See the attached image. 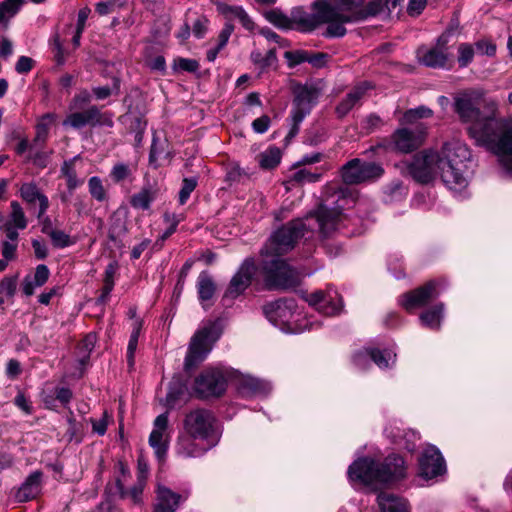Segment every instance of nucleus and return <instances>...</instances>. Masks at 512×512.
I'll return each instance as SVG.
<instances>
[{
    "instance_id": "nucleus-12",
    "label": "nucleus",
    "mask_w": 512,
    "mask_h": 512,
    "mask_svg": "<svg viewBox=\"0 0 512 512\" xmlns=\"http://www.w3.org/2000/svg\"><path fill=\"white\" fill-rule=\"evenodd\" d=\"M170 437L169 417L168 413L165 412L155 418L149 436V445L159 460H162L167 453Z\"/></svg>"
},
{
    "instance_id": "nucleus-16",
    "label": "nucleus",
    "mask_w": 512,
    "mask_h": 512,
    "mask_svg": "<svg viewBox=\"0 0 512 512\" xmlns=\"http://www.w3.org/2000/svg\"><path fill=\"white\" fill-rule=\"evenodd\" d=\"M324 0H316L313 4L315 13L311 14L304 11L301 8H295L291 12V25H294V29L302 32H308L314 30L319 24L325 22L322 20L321 14L323 11Z\"/></svg>"
},
{
    "instance_id": "nucleus-11",
    "label": "nucleus",
    "mask_w": 512,
    "mask_h": 512,
    "mask_svg": "<svg viewBox=\"0 0 512 512\" xmlns=\"http://www.w3.org/2000/svg\"><path fill=\"white\" fill-rule=\"evenodd\" d=\"M195 392L200 398L220 396L226 389V379L219 369L205 370L195 379Z\"/></svg>"
},
{
    "instance_id": "nucleus-5",
    "label": "nucleus",
    "mask_w": 512,
    "mask_h": 512,
    "mask_svg": "<svg viewBox=\"0 0 512 512\" xmlns=\"http://www.w3.org/2000/svg\"><path fill=\"white\" fill-rule=\"evenodd\" d=\"M336 3V6H333L324 0L322 20L339 19L342 22H357L376 16L383 10L380 0L371 1L367 5L364 4V0H336Z\"/></svg>"
},
{
    "instance_id": "nucleus-53",
    "label": "nucleus",
    "mask_w": 512,
    "mask_h": 512,
    "mask_svg": "<svg viewBox=\"0 0 512 512\" xmlns=\"http://www.w3.org/2000/svg\"><path fill=\"white\" fill-rule=\"evenodd\" d=\"M459 57L458 62L461 67L467 66L473 59L474 51L473 48L468 44H462L459 46Z\"/></svg>"
},
{
    "instance_id": "nucleus-6",
    "label": "nucleus",
    "mask_w": 512,
    "mask_h": 512,
    "mask_svg": "<svg viewBox=\"0 0 512 512\" xmlns=\"http://www.w3.org/2000/svg\"><path fill=\"white\" fill-rule=\"evenodd\" d=\"M263 310L267 319L285 332L299 333L311 328L298 324L300 313L297 312V305L293 299H279L268 303Z\"/></svg>"
},
{
    "instance_id": "nucleus-21",
    "label": "nucleus",
    "mask_w": 512,
    "mask_h": 512,
    "mask_svg": "<svg viewBox=\"0 0 512 512\" xmlns=\"http://www.w3.org/2000/svg\"><path fill=\"white\" fill-rule=\"evenodd\" d=\"M447 35L443 34L439 37L438 46L433 48H420L417 51L419 61L427 67L444 68L447 62V54L444 45L447 43Z\"/></svg>"
},
{
    "instance_id": "nucleus-15",
    "label": "nucleus",
    "mask_w": 512,
    "mask_h": 512,
    "mask_svg": "<svg viewBox=\"0 0 512 512\" xmlns=\"http://www.w3.org/2000/svg\"><path fill=\"white\" fill-rule=\"evenodd\" d=\"M307 302L327 316L338 314L342 308V299L333 289H328L326 292L316 291L307 297Z\"/></svg>"
},
{
    "instance_id": "nucleus-43",
    "label": "nucleus",
    "mask_w": 512,
    "mask_h": 512,
    "mask_svg": "<svg viewBox=\"0 0 512 512\" xmlns=\"http://www.w3.org/2000/svg\"><path fill=\"white\" fill-rule=\"evenodd\" d=\"M146 482L143 477L138 478L136 484H134L130 489H123L120 487V493L123 498H129L135 505H139L142 503V494Z\"/></svg>"
},
{
    "instance_id": "nucleus-55",
    "label": "nucleus",
    "mask_w": 512,
    "mask_h": 512,
    "mask_svg": "<svg viewBox=\"0 0 512 512\" xmlns=\"http://www.w3.org/2000/svg\"><path fill=\"white\" fill-rule=\"evenodd\" d=\"M285 58L288 60L290 66H295L303 62H307L308 52L306 51H288L285 53Z\"/></svg>"
},
{
    "instance_id": "nucleus-50",
    "label": "nucleus",
    "mask_w": 512,
    "mask_h": 512,
    "mask_svg": "<svg viewBox=\"0 0 512 512\" xmlns=\"http://www.w3.org/2000/svg\"><path fill=\"white\" fill-rule=\"evenodd\" d=\"M431 116H432L431 109L424 107V106H420L415 109H410V110L406 111L403 115V121L405 123H412L416 119L428 118Z\"/></svg>"
},
{
    "instance_id": "nucleus-2",
    "label": "nucleus",
    "mask_w": 512,
    "mask_h": 512,
    "mask_svg": "<svg viewBox=\"0 0 512 512\" xmlns=\"http://www.w3.org/2000/svg\"><path fill=\"white\" fill-rule=\"evenodd\" d=\"M498 104L485 101L480 89L467 90L455 98V110L462 121L470 123V136L478 145L495 153L512 174V119L497 118Z\"/></svg>"
},
{
    "instance_id": "nucleus-24",
    "label": "nucleus",
    "mask_w": 512,
    "mask_h": 512,
    "mask_svg": "<svg viewBox=\"0 0 512 512\" xmlns=\"http://www.w3.org/2000/svg\"><path fill=\"white\" fill-rule=\"evenodd\" d=\"M42 472L34 471L27 476L16 492L18 502H28L36 498L42 489Z\"/></svg>"
},
{
    "instance_id": "nucleus-48",
    "label": "nucleus",
    "mask_w": 512,
    "mask_h": 512,
    "mask_svg": "<svg viewBox=\"0 0 512 512\" xmlns=\"http://www.w3.org/2000/svg\"><path fill=\"white\" fill-rule=\"evenodd\" d=\"M116 273V265L111 263L109 264L105 269V278H104V286L102 295L100 296L99 300L101 302H104L106 298L111 293L113 287H114V275Z\"/></svg>"
},
{
    "instance_id": "nucleus-60",
    "label": "nucleus",
    "mask_w": 512,
    "mask_h": 512,
    "mask_svg": "<svg viewBox=\"0 0 512 512\" xmlns=\"http://www.w3.org/2000/svg\"><path fill=\"white\" fill-rule=\"evenodd\" d=\"M130 171L127 165L123 163L116 164L112 171L111 176L114 181L119 182L128 177Z\"/></svg>"
},
{
    "instance_id": "nucleus-29",
    "label": "nucleus",
    "mask_w": 512,
    "mask_h": 512,
    "mask_svg": "<svg viewBox=\"0 0 512 512\" xmlns=\"http://www.w3.org/2000/svg\"><path fill=\"white\" fill-rule=\"evenodd\" d=\"M218 11L223 14L228 21L230 22L232 19H238L243 27L249 31L254 30L255 24L248 16V14L244 11V9L240 6H229L227 4L220 3L217 5Z\"/></svg>"
},
{
    "instance_id": "nucleus-44",
    "label": "nucleus",
    "mask_w": 512,
    "mask_h": 512,
    "mask_svg": "<svg viewBox=\"0 0 512 512\" xmlns=\"http://www.w3.org/2000/svg\"><path fill=\"white\" fill-rule=\"evenodd\" d=\"M250 58L251 61L261 70L272 66L277 61L276 52L274 49H270L265 55H263L258 50L252 51Z\"/></svg>"
},
{
    "instance_id": "nucleus-26",
    "label": "nucleus",
    "mask_w": 512,
    "mask_h": 512,
    "mask_svg": "<svg viewBox=\"0 0 512 512\" xmlns=\"http://www.w3.org/2000/svg\"><path fill=\"white\" fill-rule=\"evenodd\" d=\"M180 500V494L173 492L163 485H158L154 512H175Z\"/></svg>"
},
{
    "instance_id": "nucleus-46",
    "label": "nucleus",
    "mask_w": 512,
    "mask_h": 512,
    "mask_svg": "<svg viewBox=\"0 0 512 512\" xmlns=\"http://www.w3.org/2000/svg\"><path fill=\"white\" fill-rule=\"evenodd\" d=\"M266 19L280 29H294V25H291L290 17L278 10H271L267 12Z\"/></svg>"
},
{
    "instance_id": "nucleus-22",
    "label": "nucleus",
    "mask_w": 512,
    "mask_h": 512,
    "mask_svg": "<svg viewBox=\"0 0 512 512\" xmlns=\"http://www.w3.org/2000/svg\"><path fill=\"white\" fill-rule=\"evenodd\" d=\"M19 195L28 205H34L38 202V217L43 216L47 212L49 208V199L35 182H23L19 187Z\"/></svg>"
},
{
    "instance_id": "nucleus-35",
    "label": "nucleus",
    "mask_w": 512,
    "mask_h": 512,
    "mask_svg": "<svg viewBox=\"0 0 512 512\" xmlns=\"http://www.w3.org/2000/svg\"><path fill=\"white\" fill-rule=\"evenodd\" d=\"M233 30L234 26L229 21L226 22L218 35L217 45L207 51L206 58L208 61L213 62L217 58L218 53L227 45Z\"/></svg>"
},
{
    "instance_id": "nucleus-20",
    "label": "nucleus",
    "mask_w": 512,
    "mask_h": 512,
    "mask_svg": "<svg viewBox=\"0 0 512 512\" xmlns=\"http://www.w3.org/2000/svg\"><path fill=\"white\" fill-rule=\"evenodd\" d=\"M216 444L215 441H199L184 433L178 438L176 451L178 455L185 458H194L203 455Z\"/></svg>"
},
{
    "instance_id": "nucleus-41",
    "label": "nucleus",
    "mask_w": 512,
    "mask_h": 512,
    "mask_svg": "<svg viewBox=\"0 0 512 512\" xmlns=\"http://www.w3.org/2000/svg\"><path fill=\"white\" fill-rule=\"evenodd\" d=\"M154 199L155 191L150 188H143L140 192L132 196L130 203L134 208L147 210Z\"/></svg>"
},
{
    "instance_id": "nucleus-64",
    "label": "nucleus",
    "mask_w": 512,
    "mask_h": 512,
    "mask_svg": "<svg viewBox=\"0 0 512 512\" xmlns=\"http://www.w3.org/2000/svg\"><path fill=\"white\" fill-rule=\"evenodd\" d=\"M182 393V387L180 385L173 384L169 387V391L166 395V404L169 407H173L178 400L179 395Z\"/></svg>"
},
{
    "instance_id": "nucleus-40",
    "label": "nucleus",
    "mask_w": 512,
    "mask_h": 512,
    "mask_svg": "<svg viewBox=\"0 0 512 512\" xmlns=\"http://www.w3.org/2000/svg\"><path fill=\"white\" fill-rule=\"evenodd\" d=\"M10 207L11 213L9 216V221L6 224H10L11 226L20 230L25 229L28 223L21 205L17 201H12Z\"/></svg>"
},
{
    "instance_id": "nucleus-10",
    "label": "nucleus",
    "mask_w": 512,
    "mask_h": 512,
    "mask_svg": "<svg viewBox=\"0 0 512 512\" xmlns=\"http://www.w3.org/2000/svg\"><path fill=\"white\" fill-rule=\"evenodd\" d=\"M383 173L382 168L370 162L353 159L347 162L341 170L342 179L347 184H358L378 178Z\"/></svg>"
},
{
    "instance_id": "nucleus-23",
    "label": "nucleus",
    "mask_w": 512,
    "mask_h": 512,
    "mask_svg": "<svg viewBox=\"0 0 512 512\" xmlns=\"http://www.w3.org/2000/svg\"><path fill=\"white\" fill-rule=\"evenodd\" d=\"M368 358H370L379 368H387L390 364L395 363L396 354L392 353L390 350L381 351L378 349L365 348L355 354L354 363L359 367H363L365 360Z\"/></svg>"
},
{
    "instance_id": "nucleus-39",
    "label": "nucleus",
    "mask_w": 512,
    "mask_h": 512,
    "mask_svg": "<svg viewBox=\"0 0 512 512\" xmlns=\"http://www.w3.org/2000/svg\"><path fill=\"white\" fill-rule=\"evenodd\" d=\"M44 233H46L55 248H66L76 243V240L73 239L69 234L60 230V229H43Z\"/></svg>"
},
{
    "instance_id": "nucleus-7",
    "label": "nucleus",
    "mask_w": 512,
    "mask_h": 512,
    "mask_svg": "<svg viewBox=\"0 0 512 512\" xmlns=\"http://www.w3.org/2000/svg\"><path fill=\"white\" fill-rule=\"evenodd\" d=\"M221 331L215 322H209L200 328L192 337L184 367L190 370L202 362L219 339Z\"/></svg>"
},
{
    "instance_id": "nucleus-62",
    "label": "nucleus",
    "mask_w": 512,
    "mask_h": 512,
    "mask_svg": "<svg viewBox=\"0 0 512 512\" xmlns=\"http://www.w3.org/2000/svg\"><path fill=\"white\" fill-rule=\"evenodd\" d=\"M107 418L108 415L106 412L103 413L102 417L100 419H92V429L95 433L102 436L106 433L107 430Z\"/></svg>"
},
{
    "instance_id": "nucleus-37",
    "label": "nucleus",
    "mask_w": 512,
    "mask_h": 512,
    "mask_svg": "<svg viewBox=\"0 0 512 512\" xmlns=\"http://www.w3.org/2000/svg\"><path fill=\"white\" fill-rule=\"evenodd\" d=\"M390 436L394 443L398 444L399 446H402L408 451L415 450L416 441L419 439V435L413 430L401 432L400 429H397V432H391Z\"/></svg>"
},
{
    "instance_id": "nucleus-19",
    "label": "nucleus",
    "mask_w": 512,
    "mask_h": 512,
    "mask_svg": "<svg viewBox=\"0 0 512 512\" xmlns=\"http://www.w3.org/2000/svg\"><path fill=\"white\" fill-rule=\"evenodd\" d=\"M424 135V131L419 129H398L392 135V144L397 151L409 153L422 145Z\"/></svg>"
},
{
    "instance_id": "nucleus-32",
    "label": "nucleus",
    "mask_w": 512,
    "mask_h": 512,
    "mask_svg": "<svg viewBox=\"0 0 512 512\" xmlns=\"http://www.w3.org/2000/svg\"><path fill=\"white\" fill-rule=\"evenodd\" d=\"M281 158V150L276 146L269 147L257 156L259 166L264 170L276 168L280 164Z\"/></svg>"
},
{
    "instance_id": "nucleus-56",
    "label": "nucleus",
    "mask_w": 512,
    "mask_h": 512,
    "mask_svg": "<svg viewBox=\"0 0 512 512\" xmlns=\"http://www.w3.org/2000/svg\"><path fill=\"white\" fill-rule=\"evenodd\" d=\"M50 276L48 267L44 264H40L36 267L33 280L35 285L43 286Z\"/></svg>"
},
{
    "instance_id": "nucleus-17",
    "label": "nucleus",
    "mask_w": 512,
    "mask_h": 512,
    "mask_svg": "<svg viewBox=\"0 0 512 512\" xmlns=\"http://www.w3.org/2000/svg\"><path fill=\"white\" fill-rule=\"evenodd\" d=\"M256 267L253 260H245L237 273L232 277L224 298L234 299L241 295L251 284Z\"/></svg>"
},
{
    "instance_id": "nucleus-59",
    "label": "nucleus",
    "mask_w": 512,
    "mask_h": 512,
    "mask_svg": "<svg viewBox=\"0 0 512 512\" xmlns=\"http://www.w3.org/2000/svg\"><path fill=\"white\" fill-rule=\"evenodd\" d=\"M17 243L10 242V241H3L1 244V252L3 256V260L6 262L9 260H13L16 256V250H17Z\"/></svg>"
},
{
    "instance_id": "nucleus-63",
    "label": "nucleus",
    "mask_w": 512,
    "mask_h": 512,
    "mask_svg": "<svg viewBox=\"0 0 512 512\" xmlns=\"http://www.w3.org/2000/svg\"><path fill=\"white\" fill-rule=\"evenodd\" d=\"M33 63L34 61L30 57L21 56L15 65V70L20 74L28 73L33 68Z\"/></svg>"
},
{
    "instance_id": "nucleus-42",
    "label": "nucleus",
    "mask_w": 512,
    "mask_h": 512,
    "mask_svg": "<svg viewBox=\"0 0 512 512\" xmlns=\"http://www.w3.org/2000/svg\"><path fill=\"white\" fill-rule=\"evenodd\" d=\"M54 120L55 116L53 114H46L40 119L36 126L34 145H42L46 141L50 125Z\"/></svg>"
},
{
    "instance_id": "nucleus-33",
    "label": "nucleus",
    "mask_w": 512,
    "mask_h": 512,
    "mask_svg": "<svg viewBox=\"0 0 512 512\" xmlns=\"http://www.w3.org/2000/svg\"><path fill=\"white\" fill-rule=\"evenodd\" d=\"M444 304L439 303L432 309L420 314V321L423 326L430 329H439L443 318Z\"/></svg>"
},
{
    "instance_id": "nucleus-18",
    "label": "nucleus",
    "mask_w": 512,
    "mask_h": 512,
    "mask_svg": "<svg viewBox=\"0 0 512 512\" xmlns=\"http://www.w3.org/2000/svg\"><path fill=\"white\" fill-rule=\"evenodd\" d=\"M318 98L317 90L311 87L303 86L296 90V95L293 101V108L291 110V120L302 122L303 119L310 113L312 107Z\"/></svg>"
},
{
    "instance_id": "nucleus-47",
    "label": "nucleus",
    "mask_w": 512,
    "mask_h": 512,
    "mask_svg": "<svg viewBox=\"0 0 512 512\" xmlns=\"http://www.w3.org/2000/svg\"><path fill=\"white\" fill-rule=\"evenodd\" d=\"M322 176L321 172H312L310 169H299L293 175L291 180L298 183H314L320 180Z\"/></svg>"
},
{
    "instance_id": "nucleus-34",
    "label": "nucleus",
    "mask_w": 512,
    "mask_h": 512,
    "mask_svg": "<svg viewBox=\"0 0 512 512\" xmlns=\"http://www.w3.org/2000/svg\"><path fill=\"white\" fill-rule=\"evenodd\" d=\"M198 296L202 302L203 307L206 309L205 302L211 300L216 287L211 277L206 273H201L197 280Z\"/></svg>"
},
{
    "instance_id": "nucleus-30",
    "label": "nucleus",
    "mask_w": 512,
    "mask_h": 512,
    "mask_svg": "<svg viewBox=\"0 0 512 512\" xmlns=\"http://www.w3.org/2000/svg\"><path fill=\"white\" fill-rule=\"evenodd\" d=\"M368 88V83H363L349 92L336 107L338 116L343 117L347 115L350 110L360 101Z\"/></svg>"
},
{
    "instance_id": "nucleus-61",
    "label": "nucleus",
    "mask_w": 512,
    "mask_h": 512,
    "mask_svg": "<svg viewBox=\"0 0 512 512\" xmlns=\"http://www.w3.org/2000/svg\"><path fill=\"white\" fill-rule=\"evenodd\" d=\"M91 100L89 91L82 90L76 94L71 102V109L80 108L82 105L87 104Z\"/></svg>"
},
{
    "instance_id": "nucleus-1",
    "label": "nucleus",
    "mask_w": 512,
    "mask_h": 512,
    "mask_svg": "<svg viewBox=\"0 0 512 512\" xmlns=\"http://www.w3.org/2000/svg\"><path fill=\"white\" fill-rule=\"evenodd\" d=\"M345 216L336 208L321 205L312 215L304 220H292L276 230L261 250V269L265 284L269 289H287L295 287L300 282V274L285 260L282 255L292 250L297 241L305 236L308 229H312L311 222H315L323 236H329L339 230Z\"/></svg>"
},
{
    "instance_id": "nucleus-38",
    "label": "nucleus",
    "mask_w": 512,
    "mask_h": 512,
    "mask_svg": "<svg viewBox=\"0 0 512 512\" xmlns=\"http://www.w3.org/2000/svg\"><path fill=\"white\" fill-rule=\"evenodd\" d=\"M96 335L93 333L87 334L77 347V357L80 365L84 366L89 360L90 353L95 347Z\"/></svg>"
},
{
    "instance_id": "nucleus-3",
    "label": "nucleus",
    "mask_w": 512,
    "mask_h": 512,
    "mask_svg": "<svg viewBox=\"0 0 512 512\" xmlns=\"http://www.w3.org/2000/svg\"><path fill=\"white\" fill-rule=\"evenodd\" d=\"M404 476V460L398 455L387 457L381 466L373 459L360 458L354 461L348 469L349 479L364 485L389 483Z\"/></svg>"
},
{
    "instance_id": "nucleus-45",
    "label": "nucleus",
    "mask_w": 512,
    "mask_h": 512,
    "mask_svg": "<svg viewBox=\"0 0 512 512\" xmlns=\"http://www.w3.org/2000/svg\"><path fill=\"white\" fill-rule=\"evenodd\" d=\"M88 190L91 197L98 202H103L107 199V193L102 180L97 176H93L88 180Z\"/></svg>"
},
{
    "instance_id": "nucleus-36",
    "label": "nucleus",
    "mask_w": 512,
    "mask_h": 512,
    "mask_svg": "<svg viewBox=\"0 0 512 512\" xmlns=\"http://www.w3.org/2000/svg\"><path fill=\"white\" fill-rule=\"evenodd\" d=\"M233 30L234 26L229 21L226 22L218 35L217 45L207 51L206 58L208 61L213 62L217 58L218 53L227 45Z\"/></svg>"
},
{
    "instance_id": "nucleus-13",
    "label": "nucleus",
    "mask_w": 512,
    "mask_h": 512,
    "mask_svg": "<svg viewBox=\"0 0 512 512\" xmlns=\"http://www.w3.org/2000/svg\"><path fill=\"white\" fill-rule=\"evenodd\" d=\"M442 283L441 280H432L411 292L405 293L401 297V305L408 311L425 306L439 295L437 288Z\"/></svg>"
},
{
    "instance_id": "nucleus-8",
    "label": "nucleus",
    "mask_w": 512,
    "mask_h": 512,
    "mask_svg": "<svg viewBox=\"0 0 512 512\" xmlns=\"http://www.w3.org/2000/svg\"><path fill=\"white\" fill-rule=\"evenodd\" d=\"M184 433L199 441L218 442L216 419L210 410L196 408L189 411L183 420Z\"/></svg>"
},
{
    "instance_id": "nucleus-14",
    "label": "nucleus",
    "mask_w": 512,
    "mask_h": 512,
    "mask_svg": "<svg viewBox=\"0 0 512 512\" xmlns=\"http://www.w3.org/2000/svg\"><path fill=\"white\" fill-rule=\"evenodd\" d=\"M446 470L445 461L435 446H428L419 458V471L424 479H432Z\"/></svg>"
},
{
    "instance_id": "nucleus-54",
    "label": "nucleus",
    "mask_w": 512,
    "mask_h": 512,
    "mask_svg": "<svg viewBox=\"0 0 512 512\" xmlns=\"http://www.w3.org/2000/svg\"><path fill=\"white\" fill-rule=\"evenodd\" d=\"M174 67L182 71L195 72L198 70L199 64L193 59L179 58L175 60Z\"/></svg>"
},
{
    "instance_id": "nucleus-57",
    "label": "nucleus",
    "mask_w": 512,
    "mask_h": 512,
    "mask_svg": "<svg viewBox=\"0 0 512 512\" xmlns=\"http://www.w3.org/2000/svg\"><path fill=\"white\" fill-rule=\"evenodd\" d=\"M17 281L15 277H5L0 282V292L12 297L16 292Z\"/></svg>"
},
{
    "instance_id": "nucleus-31",
    "label": "nucleus",
    "mask_w": 512,
    "mask_h": 512,
    "mask_svg": "<svg viewBox=\"0 0 512 512\" xmlns=\"http://www.w3.org/2000/svg\"><path fill=\"white\" fill-rule=\"evenodd\" d=\"M378 503L381 512H407L405 501L388 493L379 494Z\"/></svg>"
},
{
    "instance_id": "nucleus-58",
    "label": "nucleus",
    "mask_w": 512,
    "mask_h": 512,
    "mask_svg": "<svg viewBox=\"0 0 512 512\" xmlns=\"http://www.w3.org/2000/svg\"><path fill=\"white\" fill-rule=\"evenodd\" d=\"M270 124H271L270 117L267 115H262L261 117L256 118L252 122V129L255 133L263 134L269 129Z\"/></svg>"
},
{
    "instance_id": "nucleus-51",
    "label": "nucleus",
    "mask_w": 512,
    "mask_h": 512,
    "mask_svg": "<svg viewBox=\"0 0 512 512\" xmlns=\"http://www.w3.org/2000/svg\"><path fill=\"white\" fill-rule=\"evenodd\" d=\"M197 186V178H184L181 190L179 191V203L184 205L190 197V194Z\"/></svg>"
},
{
    "instance_id": "nucleus-25",
    "label": "nucleus",
    "mask_w": 512,
    "mask_h": 512,
    "mask_svg": "<svg viewBox=\"0 0 512 512\" xmlns=\"http://www.w3.org/2000/svg\"><path fill=\"white\" fill-rule=\"evenodd\" d=\"M100 122L101 113L96 106H92L85 111L71 113L63 122V125L79 129L86 125L95 126Z\"/></svg>"
},
{
    "instance_id": "nucleus-52",
    "label": "nucleus",
    "mask_w": 512,
    "mask_h": 512,
    "mask_svg": "<svg viewBox=\"0 0 512 512\" xmlns=\"http://www.w3.org/2000/svg\"><path fill=\"white\" fill-rule=\"evenodd\" d=\"M328 23V27L325 32V36L327 37H343L346 34V28L344 24L346 22H342L339 19H332L330 21H326Z\"/></svg>"
},
{
    "instance_id": "nucleus-4",
    "label": "nucleus",
    "mask_w": 512,
    "mask_h": 512,
    "mask_svg": "<svg viewBox=\"0 0 512 512\" xmlns=\"http://www.w3.org/2000/svg\"><path fill=\"white\" fill-rule=\"evenodd\" d=\"M439 154L444 159V170L441 174L443 183L450 190L462 191L468 184L461 169L463 163L471 156L467 145L459 140H453L445 143Z\"/></svg>"
},
{
    "instance_id": "nucleus-27",
    "label": "nucleus",
    "mask_w": 512,
    "mask_h": 512,
    "mask_svg": "<svg viewBox=\"0 0 512 512\" xmlns=\"http://www.w3.org/2000/svg\"><path fill=\"white\" fill-rule=\"evenodd\" d=\"M238 390L243 396L251 397L267 394L271 390V385L267 381L245 375L239 379Z\"/></svg>"
},
{
    "instance_id": "nucleus-9",
    "label": "nucleus",
    "mask_w": 512,
    "mask_h": 512,
    "mask_svg": "<svg viewBox=\"0 0 512 512\" xmlns=\"http://www.w3.org/2000/svg\"><path fill=\"white\" fill-rule=\"evenodd\" d=\"M444 170V159L439 152L434 150H423L414 155L408 164V171L412 178L422 184H427L441 176Z\"/></svg>"
},
{
    "instance_id": "nucleus-49",
    "label": "nucleus",
    "mask_w": 512,
    "mask_h": 512,
    "mask_svg": "<svg viewBox=\"0 0 512 512\" xmlns=\"http://www.w3.org/2000/svg\"><path fill=\"white\" fill-rule=\"evenodd\" d=\"M92 92L96 99L98 100H104L108 97H110L112 94H119L120 92V80L118 78L113 79V86H101V87H94L92 89Z\"/></svg>"
},
{
    "instance_id": "nucleus-28",
    "label": "nucleus",
    "mask_w": 512,
    "mask_h": 512,
    "mask_svg": "<svg viewBox=\"0 0 512 512\" xmlns=\"http://www.w3.org/2000/svg\"><path fill=\"white\" fill-rule=\"evenodd\" d=\"M80 161L78 156L65 161L61 166V175L66 180L67 188L70 192L83 185L84 177H78L77 163Z\"/></svg>"
}]
</instances>
